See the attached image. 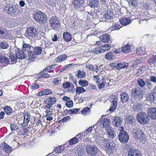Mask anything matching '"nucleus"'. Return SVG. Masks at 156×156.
I'll return each mask as SVG.
<instances>
[{
    "label": "nucleus",
    "instance_id": "obj_1",
    "mask_svg": "<svg viewBox=\"0 0 156 156\" xmlns=\"http://www.w3.org/2000/svg\"><path fill=\"white\" fill-rule=\"evenodd\" d=\"M110 48L111 45L108 44H105L98 47L96 45H94L89 49V51L94 54H97L109 50Z\"/></svg>",
    "mask_w": 156,
    "mask_h": 156
},
{
    "label": "nucleus",
    "instance_id": "obj_2",
    "mask_svg": "<svg viewBox=\"0 0 156 156\" xmlns=\"http://www.w3.org/2000/svg\"><path fill=\"white\" fill-rule=\"evenodd\" d=\"M34 18L36 22L41 24L44 23L47 19L45 14L39 11L35 12L34 14Z\"/></svg>",
    "mask_w": 156,
    "mask_h": 156
},
{
    "label": "nucleus",
    "instance_id": "obj_3",
    "mask_svg": "<svg viewBox=\"0 0 156 156\" xmlns=\"http://www.w3.org/2000/svg\"><path fill=\"white\" fill-rule=\"evenodd\" d=\"M120 131L119 135V139L122 143L124 144L127 143L129 139L127 133L124 130V127L122 126L119 128Z\"/></svg>",
    "mask_w": 156,
    "mask_h": 156
},
{
    "label": "nucleus",
    "instance_id": "obj_4",
    "mask_svg": "<svg viewBox=\"0 0 156 156\" xmlns=\"http://www.w3.org/2000/svg\"><path fill=\"white\" fill-rule=\"evenodd\" d=\"M133 136L139 142H144L145 140V135L143 132L139 129H135L133 131Z\"/></svg>",
    "mask_w": 156,
    "mask_h": 156
},
{
    "label": "nucleus",
    "instance_id": "obj_5",
    "mask_svg": "<svg viewBox=\"0 0 156 156\" xmlns=\"http://www.w3.org/2000/svg\"><path fill=\"white\" fill-rule=\"evenodd\" d=\"M85 149L87 153L91 156L96 155L99 151L98 148L94 145H87L86 146Z\"/></svg>",
    "mask_w": 156,
    "mask_h": 156
},
{
    "label": "nucleus",
    "instance_id": "obj_6",
    "mask_svg": "<svg viewBox=\"0 0 156 156\" xmlns=\"http://www.w3.org/2000/svg\"><path fill=\"white\" fill-rule=\"evenodd\" d=\"M132 96L134 100H136V102L141 100L143 98V92L140 89H133L132 91Z\"/></svg>",
    "mask_w": 156,
    "mask_h": 156
},
{
    "label": "nucleus",
    "instance_id": "obj_7",
    "mask_svg": "<svg viewBox=\"0 0 156 156\" xmlns=\"http://www.w3.org/2000/svg\"><path fill=\"white\" fill-rule=\"evenodd\" d=\"M136 118L138 121L141 124H147L149 122V119L147 115L144 112L138 113Z\"/></svg>",
    "mask_w": 156,
    "mask_h": 156
},
{
    "label": "nucleus",
    "instance_id": "obj_8",
    "mask_svg": "<svg viewBox=\"0 0 156 156\" xmlns=\"http://www.w3.org/2000/svg\"><path fill=\"white\" fill-rule=\"evenodd\" d=\"M49 22L51 27L54 29H56L60 26V23L58 19L55 16L50 18Z\"/></svg>",
    "mask_w": 156,
    "mask_h": 156
},
{
    "label": "nucleus",
    "instance_id": "obj_9",
    "mask_svg": "<svg viewBox=\"0 0 156 156\" xmlns=\"http://www.w3.org/2000/svg\"><path fill=\"white\" fill-rule=\"evenodd\" d=\"M23 49L25 51L27 52V54L29 57L31 56H34L35 55L34 52H32L34 50V47L30 44H24L22 46Z\"/></svg>",
    "mask_w": 156,
    "mask_h": 156
},
{
    "label": "nucleus",
    "instance_id": "obj_10",
    "mask_svg": "<svg viewBox=\"0 0 156 156\" xmlns=\"http://www.w3.org/2000/svg\"><path fill=\"white\" fill-rule=\"evenodd\" d=\"M27 36L29 38H34L37 35L36 29L34 27H30L28 28L27 31Z\"/></svg>",
    "mask_w": 156,
    "mask_h": 156
},
{
    "label": "nucleus",
    "instance_id": "obj_11",
    "mask_svg": "<svg viewBox=\"0 0 156 156\" xmlns=\"http://www.w3.org/2000/svg\"><path fill=\"white\" fill-rule=\"evenodd\" d=\"M20 8L18 5H10L8 4L6 7L5 8V10L8 12V13L10 14H13L17 11V9H19Z\"/></svg>",
    "mask_w": 156,
    "mask_h": 156
},
{
    "label": "nucleus",
    "instance_id": "obj_12",
    "mask_svg": "<svg viewBox=\"0 0 156 156\" xmlns=\"http://www.w3.org/2000/svg\"><path fill=\"white\" fill-rule=\"evenodd\" d=\"M56 99L55 98H48L44 100V102L46 104L44 106L45 107H48L52 108V106L56 103Z\"/></svg>",
    "mask_w": 156,
    "mask_h": 156
},
{
    "label": "nucleus",
    "instance_id": "obj_13",
    "mask_svg": "<svg viewBox=\"0 0 156 156\" xmlns=\"http://www.w3.org/2000/svg\"><path fill=\"white\" fill-rule=\"evenodd\" d=\"M44 109H45V112L46 114L45 117L47 118L46 120L48 121L52 120L53 119L52 108L44 106Z\"/></svg>",
    "mask_w": 156,
    "mask_h": 156
},
{
    "label": "nucleus",
    "instance_id": "obj_14",
    "mask_svg": "<svg viewBox=\"0 0 156 156\" xmlns=\"http://www.w3.org/2000/svg\"><path fill=\"white\" fill-rule=\"evenodd\" d=\"M128 156H142L138 150L130 146L129 150L128 152Z\"/></svg>",
    "mask_w": 156,
    "mask_h": 156
},
{
    "label": "nucleus",
    "instance_id": "obj_15",
    "mask_svg": "<svg viewBox=\"0 0 156 156\" xmlns=\"http://www.w3.org/2000/svg\"><path fill=\"white\" fill-rule=\"evenodd\" d=\"M73 151L76 154V156H84L85 150L80 146H78L74 148Z\"/></svg>",
    "mask_w": 156,
    "mask_h": 156
},
{
    "label": "nucleus",
    "instance_id": "obj_16",
    "mask_svg": "<svg viewBox=\"0 0 156 156\" xmlns=\"http://www.w3.org/2000/svg\"><path fill=\"white\" fill-rule=\"evenodd\" d=\"M110 122L109 119L107 118H104L101 120V123L100 126L102 128H105V130L106 129H108L111 127L110 126Z\"/></svg>",
    "mask_w": 156,
    "mask_h": 156
},
{
    "label": "nucleus",
    "instance_id": "obj_17",
    "mask_svg": "<svg viewBox=\"0 0 156 156\" xmlns=\"http://www.w3.org/2000/svg\"><path fill=\"white\" fill-rule=\"evenodd\" d=\"M105 134L104 131L100 130L98 133H96L95 136H94L93 138L97 142H99L103 140L104 139L103 136Z\"/></svg>",
    "mask_w": 156,
    "mask_h": 156
},
{
    "label": "nucleus",
    "instance_id": "obj_18",
    "mask_svg": "<svg viewBox=\"0 0 156 156\" xmlns=\"http://www.w3.org/2000/svg\"><path fill=\"white\" fill-rule=\"evenodd\" d=\"M148 114L149 116L153 119H156V108L151 107L148 109Z\"/></svg>",
    "mask_w": 156,
    "mask_h": 156
},
{
    "label": "nucleus",
    "instance_id": "obj_19",
    "mask_svg": "<svg viewBox=\"0 0 156 156\" xmlns=\"http://www.w3.org/2000/svg\"><path fill=\"white\" fill-rule=\"evenodd\" d=\"M42 51V49L41 47H38L34 48V47L33 51H32L34 52L35 56H31L30 58H28V59L31 61H33L34 60H35L36 58V55L40 54L41 53Z\"/></svg>",
    "mask_w": 156,
    "mask_h": 156
},
{
    "label": "nucleus",
    "instance_id": "obj_20",
    "mask_svg": "<svg viewBox=\"0 0 156 156\" xmlns=\"http://www.w3.org/2000/svg\"><path fill=\"white\" fill-rule=\"evenodd\" d=\"M105 131L108 134V137L110 139H113L116 136V133L115 132L113 129L112 127L108 129H106V130H105Z\"/></svg>",
    "mask_w": 156,
    "mask_h": 156
},
{
    "label": "nucleus",
    "instance_id": "obj_21",
    "mask_svg": "<svg viewBox=\"0 0 156 156\" xmlns=\"http://www.w3.org/2000/svg\"><path fill=\"white\" fill-rule=\"evenodd\" d=\"M83 0H73L72 2V4L73 5L74 8L78 9L83 6Z\"/></svg>",
    "mask_w": 156,
    "mask_h": 156
},
{
    "label": "nucleus",
    "instance_id": "obj_22",
    "mask_svg": "<svg viewBox=\"0 0 156 156\" xmlns=\"http://www.w3.org/2000/svg\"><path fill=\"white\" fill-rule=\"evenodd\" d=\"M111 104L109 110L110 111L112 112L117 107V98H111Z\"/></svg>",
    "mask_w": 156,
    "mask_h": 156
},
{
    "label": "nucleus",
    "instance_id": "obj_23",
    "mask_svg": "<svg viewBox=\"0 0 156 156\" xmlns=\"http://www.w3.org/2000/svg\"><path fill=\"white\" fill-rule=\"evenodd\" d=\"M119 21L122 25L126 26L131 23L132 21L131 19L130 18L124 17L121 19Z\"/></svg>",
    "mask_w": 156,
    "mask_h": 156
},
{
    "label": "nucleus",
    "instance_id": "obj_24",
    "mask_svg": "<svg viewBox=\"0 0 156 156\" xmlns=\"http://www.w3.org/2000/svg\"><path fill=\"white\" fill-rule=\"evenodd\" d=\"M122 119L118 117H117L114 118L112 122V124L114 126L118 127L122 124Z\"/></svg>",
    "mask_w": 156,
    "mask_h": 156
},
{
    "label": "nucleus",
    "instance_id": "obj_25",
    "mask_svg": "<svg viewBox=\"0 0 156 156\" xmlns=\"http://www.w3.org/2000/svg\"><path fill=\"white\" fill-rule=\"evenodd\" d=\"M16 55L17 58L21 59H23L25 57L23 51L20 49H18L16 51Z\"/></svg>",
    "mask_w": 156,
    "mask_h": 156
},
{
    "label": "nucleus",
    "instance_id": "obj_26",
    "mask_svg": "<svg viewBox=\"0 0 156 156\" xmlns=\"http://www.w3.org/2000/svg\"><path fill=\"white\" fill-rule=\"evenodd\" d=\"M121 97V101L122 103L127 102L129 99V95L125 92H123L120 95Z\"/></svg>",
    "mask_w": 156,
    "mask_h": 156
},
{
    "label": "nucleus",
    "instance_id": "obj_27",
    "mask_svg": "<svg viewBox=\"0 0 156 156\" xmlns=\"http://www.w3.org/2000/svg\"><path fill=\"white\" fill-rule=\"evenodd\" d=\"M63 38L65 41L69 42L72 40V37L70 33L68 32H66L63 34Z\"/></svg>",
    "mask_w": 156,
    "mask_h": 156
},
{
    "label": "nucleus",
    "instance_id": "obj_28",
    "mask_svg": "<svg viewBox=\"0 0 156 156\" xmlns=\"http://www.w3.org/2000/svg\"><path fill=\"white\" fill-rule=\"evenodd\" d=\"M115 144H113L112 143H109L108 140V142L106 143V146L105 148V150H106L108 152H110L112 150H114L115 147L113 145Z\"/></svg>",
    "mask_w": 156,
    "mask_h": 156
},
{
    "label": "nucleus",
    "instance_id": "obj_29",
    "mask_svg": "<svg viewBox=\"0 0 156 156\" xmlns=\"http://www.w3.org/2000/svg\"><path fill=\"white\" fill-rule=\"evenodd\" d=\"M52 92L48 89H44L39 92L38 94V96H42L43 95H47L51 94Z\"/></svg>",
    "mask_w": 156,
    "mask_h": 156
},
{
    "label": "nucleus",
    "instance_id": "obj_30",
    "mask_svg": "<svg viewBox=\"0 0 156 156\" xmlns=\"http://www.w3.org/2000/svg\"><path fill=\"white\" fill-rule=\"evenodd\" d=\"M146 100L148 102H149L151 104L154 102L156 101V96L151 93L148 97L147 98Z\"/></svg>",
    "mask_w": 156,
    "mask_h": 156
},
{
    "label": "nucleus",
    "instance_id": "obj_31",
    "mask_svg": "<svg viewBox=\"0 0 156 156\" xmlns=\"http://www.w3.org/2000/svg\"><path fill=\"white\" fill-rule=\"evenodd\" d=\"M86 69L94 71H95V70L98 69V67L96 65L91 64L87 62L86 63Z\"/></svg>",
    "mask_w": 156,
    "mask_h": 156
},
{
    "label": "nucleus",
    "instance_id": "obj_32",
    "mask_svg": "<svg viewBox=\"0 0 156 156\" xmlns=\"http://www.w3.org/2000/svg\"><path fill=\"white\" fill-rule=\"evenodd\" d=\"M102 41L105 43L108 42L110 40L109 36L107 34H103L100 37Z\"/></svg>",
    "mask_w": 156,
    "mask_h": 156
},
{
    "label": "nucleus",
    "instance_id": "obj_33",
    "mask_svg": "<svg viewBox=\"0 0 156 156\" xmlns=\"http://www.w3.org/2000/svg\"><path fill=\"white\" fill-rule=\"evenodd\" d=\"M113 16V14L110 11H107L105 15H104L103 17H104L106 21H108L112 19Z\"/></svg>",
    "mask_w": 156,
    "mask_h": 156
},
{
    "label": "nucleus",
    "instance_id": "obj_34",
    "mask_svg": "<svg viewBox=\"0 0 156 156\" xmlns=\"http://www.w3.org/2000/svg\"><path fill=\"white\" fill-rule=\"evenodd\" d=\"M99 2L97 0H91L89 2V5L91 8L97 7L98 5Z\"/></svg>",
    "mask_w": 156,
    "mask_h": 156
},
{
    "label": "nucleus",
    "instance_id": "obj_35",
    "mask_svg": "<svg viewBox=\"0 0 156 156\" xmlns=\"http://www.w3.org/2000/svg\"><path fill=\"white\" fill-rule=\"evenodd\" d=\"M67 56L66 54H62L60 55L58 58H56L55 59V61L57 62H60L65 60L67 58Z\"/></svg>",
    "mask_w": 156,
    "mask_h": 156
},
{
    "label": "nucleus",
    "instance_id": "obj_36",
    "mask_svg": "<svg viewBox=\"0 0 156 156\" xmlns=\"http://www.w3.org/2000/svg\"><path fill=\"white\" fill-rule=\"evenodd\" d=\"M131 50L130 46L128 44H126L122 48V51L124 53H128Z\"/></svg>",
    "mask_w": 156,
    "mask_h": 156
},
{
    "label": "nucleus",
    "instance_id": "obj_37",
    "mask_svg": "<svg viewBox=\"0 0 156 156\" xmlns=\"http://www.w3.org/2000/svg\"><path fill=\"white\" fill-rule=\"evenodd\" d=\"M9 59L4 55L0 56V62L2 63H8L9 62Z\"/></svg>",
    "mask_w": 156,
    "mask_h": 156
},
{
    "label": "nucleus",
    "instance_id": "obj_38",
    "mask_svg": "<svg viewBox=\"0 0 156 156\" xmlns=\"http://www.w3.org/2000/svg\"><path fill=\"white\" fill-rule=\"evenodd\" d=\"M86 75V73L83 71H81L80 70H78L77 72V73L76 74L77 77L82 78L84 77Z\"/></svg>",
    "mask_w": 156,
    "mask_h": 156
},
{
    "label": "nucleus",
    "instance_id": "obj_39",
    "mask_svg": "<svg viewBox=\"0 0 156 156\" xmlns=\"http://www.w3.org/2000/svg\"><path fill=\"white\" fill-rule=\"evenodd\" d=\"M52 83L55 85L60 84L61 83V78L58 77L54 78L52 80Z\"/></svg>",
    "mask_w": 156,
    "mask_h": 156
},
{
    "label": "nucleus",
    "instance_id": "obj_40",
    "mask_svg": "<svg viewBox=\"0 0 156 156\" xmlns=\"http://www.w3.org/2000/svg\"><path fill=\"white\" fill-rule=\"evenodd\" d=\"M133 108L136 110L140 111L143 110V106L140 102L134 104L133 106Z\"/></svg>",
    "mask_w": 156,
    "mask_h": 156
},
{
    "label": "nucleus",
    "instance_id": "obj_41",
    "mask_svg": "<svg viewBox=\"0 0 156 156\" xmlns=\"http://www.w3.org/2000/svg\"><path fill=\"white\" fill-rule=\"evenodd\" d=\"M4 111L8 115H11L12 113V109L9 106H6L4 108Z\"/></svg>",
    "mask_w": 156,
    "mask_h": 156
},
{
    "label": "nucleus",
    "instance_id": "obj_42",
    "mask_svg": "<svg viewBox=\"0 0 156 156\" xmlns=\"http://www.w3.org/2000/svg\"><path fill=\"white\" fill-rule=\"evenodd\" d=\"M79 140L76 136L73 138L70 139L69 141V144L70 145L74 144L78 142Z\"/></svg>",
    "mask_w": 156,
    "mask_h": 156
},
{
    "label": "nucleus",
    "instance_id": "obj_43",
    "mask_svg": "<svg viewBox=\"0 0 156 156\" xmlns=\"http://www.w3.org/2000/svg\"><path fill=\"white\" fill-rule=\"evenodd\" d=\"M118 69H120L122 68H126L128 65L127 63L123 62L122 63H118Z\"/></svg>",
    "mask_w": 156,
    "mask_h": 156
},
{
    "label": "nucleus",
    "instance_id": "obj_44",
    "mask_svg": "<svg viewBox=\"0 0 156 156\" xmlns=\"http://www.w3.org/2000/svg\"><path fill=\"white\" fill-rule=\"evenodd\" d=\"M86 91V90L82 87H79L76 88V93L79 94L81 93L85 92Z\"/></svg>",
    "mask_w": 156,
    "mask_h": 156
},
{
    "label": "nucleus",
    "instance_id": "obj_45",
    "mask_svg": "<svg viewBox=\"0 0 156 156\" xmlns=\"http://www.w3.org/2000/svg\"><path fill=\"white\" fill-rule=\"evenodd\" d=\"M9 47L8 44L5 41L0 42V48L3 49L7 48Z\"/></svg>",
    "mask_w": 156,
    "mask_h": 156
},
{
    "label": "nucleus",
    "instance_id": "obj_46",
    "mask_svg": "<svg viewBox=\"0 0 156 156\" xmlns=\"http://www.w3.org/2000/svg\"><path fill=\"white\" fill-rule=\"evenodd\" d=\"M30 120V118L28 114H25L24 115L23 123L21 125H23V124H26V125H27Z\"/></svg>",
    "mask_w": 156,
    "mask_h": 156
},
{
    "label": "nucleus",
    "instance_id": "obj_47",
    "mask_svg": "<svg viewBox=\"0 0 156 156\" xmlns=\"http://www.w3.org/2000/svg\"><path fill=\"white\" fill-rule=\"evenodd\" d=\"M129 5L133 7H136L138 5L136 0H128Z\"/></svg>",
    "mask_w": 156,
    "mask_h": 156
},
{
    "label": "nucleus",
    "instance_id": "obj_48",
    "mask_svg": "<svg viewBox=\"0 0 156 156\" xmlns=\"http://www.w3.org/2000/svg\"><path fill=\"white\" fill-rule=\"evenodd\" d=\"M90 112V108L88 107H86L84 108L81 111L82 114L84 115H88Z\"/></svg>",
    "mask_w": 156,
    "mask_h": 156
},
{
    "label": "nucleus",
    "instance_id": "obj_49",
    "mask_svg": "<svg viewBox=\"0 0 156 156\" xmlns=\"http://www.w3.org/2000/svg\"><path fill=\"white\" fill-rule=\"evenodd\" d=\"M3 150L6 153H9L12 150L11 147L8 145H4Z\"/></svg>",
    "mask_w": 156,
    "mask_h": 156
},
{
    "label": "nucleus",
    "instance_id": "obj_50",
    "mask_svg": "<svg viewBox=\"0 0 156 156\" xmlns=\"http://www.w3.org/2000/svg\"><path fill=\"white\" fill-rule=\"evenodd\" d=\"M145 49L144 47H140L137 49L136 53H139L141 55H143L144 54Z\"/></svg>",
    "mask_w": 156,
    "mask_h": 156
},
{
    "label": "nucleus",
    "instance_id": "obj_51",
    "mask_svg": "<svg viewBox=\"0 0 156 156\" xmlns=\"http://www.w3.org/2000/svg\"><path fill=\"white\" fill-rule=\"evenodd\" d=\"M105 57L108 60L113 59L114 58L112 53L110 51L107 53L105 55Z\"/></svg>",
    "mask_w": 156,
    "mask_h": 156
},
{
    "label": "nucleus",
    "instance_id": "obj_52",
    "mask_svg": "<svg viewBox=\"0 0 156 156\" xmlns=\"http://www.w3.org/2000/svg\"><path fill=\"white\" fill-rule=\"evenodd\" d=\"M63 147L62 146H58L55 148L54 150L57 153H61L63 151Z\"/></svg>",
    "mask_w": 156,
    "mask_h": 156
},
{
    "label": "nucleus",
    "instance_id": "obj_53",
    "mask_svg": "<svg viewBox=\"0 0 156 156\" xmlns=\"http://www.w3.org/2000/svg\"><path fill=\"white\" fill-rule=\"evenodd\" d=\"M79 84L82 87H86L88 84V83L87 80H80L79 81Z\"/></svg>",
    "mask_w": 156,
    "mask_h": 156
},
{
    "label": "nucleus",
    "instance_id": "obj_54",
    "mask_svg": "<svg viewBox=\"0 0 156 156\" xmlns=\"http://www.w3.org/2000/svg\"><path fill=\"white\" fill-rule=\"evenodd\" d=\"M108 142V140L107 139H103V140H101V141H100V146L103 148L105 149V148L106 146V143Z\"/></svg>",
    "mask_w": 156,
    "mask_h": 156
},
{
    "label": "nucleus",
    "instance_id": "obj_55",
    "mask_svg": "<svg viewBox=\"0 0 156 156\" xmlns=\"http://www.w3.org/2000/svg\"><path fill=\"white\" fill-rule=\"evenodd\" d=\"M138 85L141 87H143L145 85V83L144 81L141 79H139L137 80Z\"/></svg>",
    "mask_w": 156,
    "mask_h": 156
},
{
    "label": "nucleus",
    "instance_id": "obj_56",
    "mask_svg": "<svg viewBox=\"0 0 156 156\" xmlns=\"http://www.w3.org/2000/svg\"><path fill=\"white\" fill-rule=\"evenodd\" d=\"M95 140L93 137L92 138L89 137L85 139V142L87 143L86 145H90L91 142H93Z\"/></svg>",
    "mask_w": 156,
    "mask_h": 156
},
{
    "label": "nucleus",
    "instance_id": "obj_57",
    "mask_svg": "<svg viewBox=\"0 0 156 156\" xmlns=\"http://www.w3.org/2000/svg\"><path fill=\"white\" fill-rule=\"evenodd\" d=\"M146 86L148 89L151 90L152 88L153 85L149 81L147 80L146 81Z\"/></svg>",
    "mask_w": 156,
    "mask_h": 156
},
{
    "label": "nucleus",
    "instance_id": "obj_58",
    "mask_svg": "<svg viewBox=\"0 0 156 156\" xmlns=\"http://www.w3.org/2000/svg\"><path fill=\"white\" fill-rule=\"evenodd\" d=\"M150 63H156V55H154L150 58L149 60Z\"/></svg>",
    "mask_w": 156,
    "mask_h": 156
},
{
    "label": "nucleus",
    "instance_id": "obj_59",
    "mask_svg": "<svg viewBox=\"0 0 156 156\" xmlns=\"http://www.w3.org/2000/svg\"><path fill=\"white\" fill-rule=\"evenodd\" d=\"M66 105L69 108H71L73 106V102L72 100H69L66 104Z\"/></svg>",
    "mask_w": 156,
    "mask_h": 156
},
{
    "label": "nucleus",
    "instance_id": "obj_60",
    "mask_svg": "<svg viewBox=\"0 0 156 156\" xmlns=\"http://www.w3.org/2000/svg\"><path fill=\"white\" fill-rule=\"evenodd\" d=\"M70 117L69 116H67L64 117L62 119L59 121V122H66L68 121L70 119Z\"/></svg>",
    "mask_w": 156,
    "mask_h": 156
},
{
    "label": "nucleus",
    "instance_id": "obj_61",
    "mask_svg": "<svg viewBox=\"0 0 156 156\" xmlns=\"http://www.w3.org/2000/svg\"><path fill=\"white\" fill-rule=\"evenodd\" d=\"M10 128L12 131L16 130L18 129V127L16 124L11 123L10 124Z\"/></svg>",
    "mask_w": 156,
    "mask_h": 156
},
{
    "label": "nucleus",
    "instance_id": "obj_62",
    "mask_svg": "<svg viewBox=\"0 0 156 156\" xmlns=\"http://www.w3.org/2000/svg\"><path fill=\"white\" fill-rule=\"evenodd\" d=\"M78 138L82 139L85 136V133L83 132L80 133L76 136Z\"/></svg>",
    "mask_w": 156,
    "mask_h": 156
},
{
    "label": "nucleus",
    "instance_id": "obj_63",
    "mask_svg": "<svg viewBox=\"0 0 156 156\" xmlns=\"http://www.w3.org/2000/svg\"><path fill=\"white\" fill-rule=\"evenodd\" d=\"M79 110V109L73 108L69 109L68 112L71 114H73L77 113Z\"/></svg>",
    "mask_w": 156,
    "mask_h": 156
},
{
    "label": "nucleus",
    "instance_id": "obj_64",
    "mask_svg": "<svg viewBox=\"0 0 156 156\" xmlns=\"http://www.w3.org/2000/svg\"><path fill=\"white\" fill-rule=\"evenodd\" d=\"M150 81L153 83H156V77L153 76H149Z\"/></svg>",
    "mask_w": 156,
    "mask_h": 156
}]
</instances>
